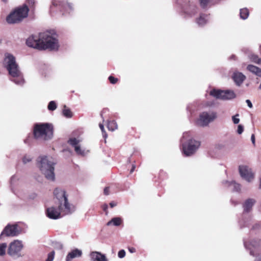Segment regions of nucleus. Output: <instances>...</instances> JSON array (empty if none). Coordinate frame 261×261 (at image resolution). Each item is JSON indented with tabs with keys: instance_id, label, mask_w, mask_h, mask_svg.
<instances>
[{
	"instance_id": "nucleus-1",
	"label": "nucleus",
	"mask_w": 261,
	"mask_h": 261,
	"mask_svg": "<svg viewBox=\"0 0 261 261\" xmlns=\"http://www.w3.org/2000/svg\"><path fill=\"white\" fill-rule=\"evenodd\" d=\"M56 206L46 209L47 216L51 219H57L61 215L72 214L75 211V207L68 200V195L65 191L61 188H56L54 192Z\"/></svg>"
},
{
	"instance_id": "nucleus-2",
	"label": "nucleus",
	"mask_w": 261,
	"mask_h": 261,
	"mask_svg": "<svg viewBox=\"0 0 261 261\" xmlns=\"http://www.w3.org/2000/svg\"><path fill=\"white\" fill-rule=\"evenodd\" d=\"M27 45L39 50H57L59 42L57 35L54 31L41 32L38 36L32 35L26 40Z\"/></svg>"
},
{
	"instance_id": "nucleus-3",
	"label": "nucleus",
	"mask_w": 261,
	"mask_h": 261,
	"mask_svg": "<svg viewBox=\"0 0 261 261\" xmlns=\"http://www.w3.org/2000/svg\"><path fill=\"white\" fill-rule=\"evenodd\" d=\"M4 64L8 71L10 80L16 85H23L24 79L15 57L10 53H6Z\"/></svg>"
},
{
	"instance_id": "nucleus-4",
	"label": "nucleus",
	"mask_w": 261,
	"mask_h": 261,
	"mask_svg": "<svg viewBox=\"0 0 261 261\" xmlns=\"http://www.w3.org/2000/svg\"><path fill=\"white\" fill-rule=\"evenodd\" d=\"M180 143L182 153L186 156H190L193 154L200 145V142L193 139L191 133L189 132L183 133L180 139Z\"/></svg>"
},
{
	"instance_id": "nucleus-5",
	"label": "nucleus",
	"mask_w": 261,
	"mask_h": 261,
	"mask_svg": "<svg viewBox=\"0 0 261 261\" xmlns=\"http://www.w3.org/2000/svg\"><path fill=\"white\" fill-rule=\"evenodd\" d=\"M38 167L42 173L49 180L53 181L55 175L54 166L55 163L51 158L46 156H40L38 159Z\"/></svg>"
},
{
	"instance_id": "nucleus-6",
	"label": "nucleus",
	"mask_w": 261,
	"mask_h": 261,
	"mask_svg": "<svg viewBox=\"0 0 261 261\" xmlns=\"http://www.w3.org/2000/svg\"><path fill=\"white\" fill-rule=\"evenodd\" d=\"M34 135L37 139H50L53 135V126L48 123L37 124L34 127Z\"/></svg>"
},
{
	"instance_id": "nucleus-7",
	"label": "nucleus",
	"mask_w": 261,
	"mask_h": 261,
	"mask_svg": "<svg viewBox=\"0 0 261 261\" xmlns=\"http://www.w3.org/2000/svg\"><path fill=\"white\" fill-rule=\"evenodd\" d=\"M29 9L26 5L17 8L12 12L6 18L8 23H17L21 21L28 15Z\"/></svg>"
},
{
	"instance_id": "nucleus-8",
	"label": "nucleus",
	"mask_w": 261,
	"mask_h": 261,
	"mask_svg": "<svg viewBox=\"0 0 261 261\" xmlns=\"http://www.w3.org/2000/svg\"><path fill=\"white\" fill-rule=\"evenodd\" d=\"M210 94L216 99L224 100H231L236 97L234 92L231 90H222L213 89L211 90Z\"/></svg>"
},
{
	"instance_id": "nucleus-9",
	"label": "nucleus",
	"mask_w": 261,
	"mask_h": 261,
	"mask_svg": "<svg viewBox=\"0 0 261 261\" xmlns=\"http://www.w3.org/2000/svg\"><path fill=\"white\" fill-rule=\"evenodd\" d=\"M217 117L216 112L211 111L210 112H204L201 113L199 118L196 120V124L200 126H206L213 121Z\"/></svg>"
},
{
	"instance_id": "nucleus-10",
	"label": "nucleus",
	"mask_w": 261,
	"mask_h": 261,
	"mask_svg": "<svg viewBox=\"0 0 261 261\" xmlns=\"http://www.w3.org/2000/svg\"><path fill=\"white\" fill-rule=\"evenodd\" d=\"M259 242L258 240H254L249 243L244 242L245 248L250 251V254L256 256L255 261H261V255L259 253Z\"/></svg>"
},
{
	"instance_id": "nucleus-11",
	"label": "nucleus",
	"mask_w": 261,
	"mask_h": 261,
	"mask_svg": "<svg viewBox=\"0 0 261 261\" xmlns=\"http://www.w3.org/2000/svg\"><path fill=\"white\" fill-rule=\"evenodd\" d=\"M22 248V242L19 240H15L10 243L8 248V253L12 256H19Z\"/></svg>"
},
{
	"instance_id": "nucleus-12",
	"label": "nucleus",
	"mask_w": 261,
	"mask_h": 261,
	"mask_svg": "<svg viewBox=\"0 0 261 261\" xmlns=\"http://www.w3.org/2000/svg\"><path fill=\"white\" fill-rule=\"evenodd\" d=\"M21 230L17 224L7 225L0 235V238L3 236L7 237H15L20 233Z\"/></svg>"
},
{
	"instance_id": "nucleus-13",
	"label": "nucleus",
	"mask_w": 261,
	"mask_h": 261,
	"mask_svg": "<svg viewBox=\"0 0 261 261\" xmlns=\"http://www.w3.org/2000/svg\"><path fill=\"white\" fill-rule=\"evenodd\" d=\"M241 176L248 182H251L254 178V174L249 167L245 165H241L239 168Z\"/></svg>"
},
{
	"instance_id": "nucleus-14",
	"label": "nucleus",
	"mask_w": 261,
	"mask_h": 261,
	"mask_svg": "<svg viewBox=\"0 0 261 261\" xmlns=\"http://www.w3.org/2000/svg\"><path fill=\"white\" fill-rule=\"evenodd\" d=\"M198 12V8L193 2H189L183 8V14L185 17H192Z\"/></svg>"
},
{
	"instance_id": "nucleus-15",
	"label": "nucleus",
	"mask_w": 261,
	"mask_h": 261,
	"mask_svg": "<svg viewBox=\"0 0 261 261\" xmlns=\"http://www.w3.org/2000/svg\"><path fill=\"white\" fill-rule=\"evenodd\" d=\"M81 140L80 139L73 138H71L68 141L69 144L72 145L74 148L76 153L81 155H85L86 152L85 150H82L79 145Z\"/></svg>"
},
{
	"instance_id": "nucleus-16",
	"label": "nucleus",
	"mask_w": 261,
	"mask_h": 261,
	"mask_svg": "<svg viewBox=\"0 0 261 261\" xmlns=\"http://www.w3.org/2000/svg\"><path fill=\"white\" fill-rule=\"evenodd\" d=\"M52 5L54 6H61L64 9L70 13L72 10V7L71 4H64L63 0H53Z\"/></svg>"
},
{
	"instance_id": "nucleus-17",
	"label": "nucleus",
	"mask_w": 261,
	"mask_h": 261,
	"mask_svg": "<svg viewBox=\"0 0 261 261\" xmlns=\"http://www.w3.org/2000/svg\"><path fill=\"white\" fill-rule=\"evenodd\" d=\"M90 256L92 261H108L105 254L97 251L91 252Z\"/></svg>"
},
{
	"instance_id": "nucleus-18",
	"label": "nucleus",
	"mask_w": 261,
	"mask_h": 261,
	"mask_svg": "<svg viewBox=\"0 0 261 261\" xmlns=\"http://www.w3.org/2000/svg\"><path fill=\"white\" fill-rule=\"evenodd\" d=\"M232 79L236 84L240 86L246 79V76L242 73L237 71L233 73Z\"/></svg>"
},
{
	"instance_id": "nucleus-19",
	"label": "nucleus",
	"mask_w": 261,
	"mask_h": 261,
	"mask_svg": "<svg viewBox=\"0 0 261 261\" xmlns=\"http://www.w3.org/2000/svg\"><path fill=\"white\" fill-rule=\"evenodd\" d=\"M255 203L256 200L253 198H249L246 200L243 205L244 212L246 213L250 212Z\"/></svg>"
},
{
	"instance_id": "nucleus-20",
	"label": "nucleus",
	"mask_w": 261,
	"mask_h": 261,
	"mask_svg": "<svg viewBox=\"0 0 261 261\" xmlns=\"http://www.w3.org/2000/svg\"><path fill=\"white\" fill-rule=\"evenodd\" d=\"M82 255V251L81 250L75 249L69 252L66 257V261H71L75 257L81 256Z\"/></svg>"
},
{
	"instance_id": "nucleus-21",
	"label": "nucleus",
	"mask_w": 261,
	"mask_h": 261,
	"mask_svg": "<svg viewBox=\"0 0 261 261\" xmlns=\"http://www.w3.org/2000/svg\"><path fill=\"white\" fill-rule=\"evenodd\" d=\"M209 20V16L205 14H200L199 16L196 19V23L200 27L205 25Z\"/></svg>"
},
{
	"instance_id": "nucleus-22",
	"label": "nucleus",
	"mask_w": 261,
	"mask_h": 261,
	"mask_svg": "<svg viewBox=\"0 0 261 261\" xmlns=\"http://www.w3.org/2000/svg\"><path fill=\"white\" fill-rule=\"evenodd\" d=\"M223 184L225 186L228 187H230L232 190L239 191L241 190V186L240 184L236 183L234 181H228L227 180H225L223 181Z\"/></svg>"
},
{
	"instance_id": "nucleus-23",
	"label": "nucleus",
	"mask_w": 261,
	"mask_h": 261,
	"mask_svg": "<svg viewBox=\"0 0 261 261\" xmlns=\"http://www.w3.org/2000/svg\"><path fill=\"white\" fill-rule=\"evenodd\" d=\"M247 69L251 73L261 77V69L252 65H249Z\"/></svg>"
},
{
	"instance_id": "nucleus-24",
	"label": "nucleus",
	"mask_w": 261,
	"mask_h": 261,
	"mask_svg": "<svg viewBox=\"0 0 261 261\" xmlns=\"http://www.w3.org/2000/svg\"><path fill=\"white\" fill-rule=\"evenodd\" d=\"M122 223V220L119 217H115L113 218L111 221H109L107 225L108 226H110L111 224H113L114 226H119Z\"/></svg>"
},
{
	"instance_id": "nucleus-25",
	"label": "nucleus",
	"mask_w": 261,
	"mask_h": 261,
	"mask_svg": "<svg viewBox=\"0 0 261 261\" xmlns=\"http://www.w3.org/2000/svg\"><path fill=\"white\" fill-rule=\"evenodd\" d=\"M249 11L247 8L241 9L240 10V18L242 19H246L249 16Z\"/></svg>"
},
{
	"instance_id": "nucleus-26",
	"label": "nucleus",
	"mask_w": 261,
	"mask_h": 261,
	"mask_svg": "<svg viewBox=\"0 0 261 261\" xmlns=\"http://www.w3.org/2000/svg\"><path fill=\"white\" fill-rule=\"evenodd\" d=\"M108 128L111 131H114L117 128V124L116 121H110L108 123L107 125Z\"/></svg>"
},
{
	"instance_id": "nucleus-27",
	"label": "nucleus",
	"mask_w": 261,
	"mask_h": 261,
	"mask_svg": "<svg viewBox=\"0 0 261 261\" xmlns=\"http://www.w3.org/2000/svg\"><path fill=\"white\" fill-rule=\"evenodd\" d=\"M63 115L68 118H71L72 116V113L70 109L67 108L66 106H64V108L63 110Z\"/></svg>"
},
{
	"instance_id": "nucleus-28",
	"label": "nucleus",
	"mask_w": 261,
	"mask_h": 261,
	"mask_svg": "<svg viewBox=\"0 0 261 261\" xmlns=\"http://www.w3.org/2000/svg\"><path fill=\"white\" fill-rule=\"evenodd\" d=\"M7 245L6 243H0V256H3L5 254Z\"/></svg>"
},
{
	"instance_id": "nucleus-29",
	"label": "nucleus",
	"mask_w": 261,
	"mask_h": 261,
	"mask_svg": "<svg viewBox=\"0 0 261 261\" xmlns=\"http://www.w3.org/2000/svg\"><path fill=\"white\" fill-rule=\"evenodd\" d=\"M251 60L256 63L260 64L261 59L256 55L252 54L250 56Z\"/></svg>"
},
{
	"instance_id": "nucleus-30",
	"label": "nucleus",
	"mask_w": 261,
	"mask_h": 261,
	"mask_svg": "<svg viewBox=\"0 0 261 261\" xmlns=\"http://www.w3.org/2000/svg\"><path fill=\"white\" fill-rule=\"evenodd\" d=\"M48 109L49 111H54L57 108V105L55 101H51L49 102L48 105Z\"/></svg>"
},
{
	"instance_id": "nucleus-31",
	"label": "nucleus",
	"mask_w": 261,
	"mask_h": 261,
	"mask_svg": "<svg viewBox=\"0 0 261 261\" xmlns=\"http://www.w3.org/2000/svg\"><path fill=\"white\" fill-rule=\"evenodd\" d=\"M215 148L217 150H223L225 148V144L223 142H219L215 145Z\"/></svg>"
},
{
	"instance_id": "nucleus-32",
	"label": "nucleus",
	"mask_w": 261,
	"mask_h": 261,
	"mask_svg": "<svg viewBox=\"0 0 261 261\" xmlns=\"http://www.w3.org/2000/svg\"><path fill=\"white\" fill-rule=\"evenodd\" d=\"M55 252L54 251H52L51 252L49 253L46 261H53L55 257Z\"/></svg>"
},
{
	"instance_id": "nucleus-33",
	"label": "nucleus",
	"mask_w": 261,
	"mask_h": 261,
	"mask_svg": "<svg viewBox=\"0 0 261 261\" xmlns=\"http://www.w3.org/2000/svg\"><path fill=\"white\" fill-rule=\"evenodd\" d=\"M32 160V157L29 155H25L22 159V162L24 164H27L31 162Z\"/></svg>"
},
{
	"instance_id": "nucleus-34",
	"label": "nucleus",
	"mask_w": 261,
	"mask_h": 261,
	"mask_svg": "<svg viewBox=\"0 0 261 261\" xmlns=\"http://www.w3.org/2000/svg\"><path fill=\"white\" fill-rule=\"evenodd\" d=\"M239 114H236L235 115L232 117V120L233 123L235 124H238L240 122V119L239 118Z\"/></svg>"
},
{
	"instance_id": "nucleus-35",
	"label": "nucleus",
	"mask_w": 261,
	"mask_h": 261,
	"mask_svg": "<svg viewBox=\"0 0 261 261\" xmlns=\"http://www.w3.org/2000/svg\"><path fill=\"white\" fill-rule=\"evenodd\" d=\"M199 1L201 6L204 8L207 6L210 0H199Z\"/></svg>"
},
{
	"instance_id": "nucleus-36",
	"label": "nucleus",
	"mask_w": 261,
	"mask_h": 261,
	"mask_svg": "<svg viewBox=\"0 0 261 261\" xmlns=\"http://www.w3.org/2000/svg\"><path fill=\"white\" fill-rule=\"evenodd\" d=\"M125 255V251L124 250H121L118 252V256L119 258H123Z\"/></svg>"
},
{
	"instance_id": "nucleus-37",
	"label": "nucleus",
	"mask_w": 261,
	"mask_h": 261,
	"mask_svg": "<svg viewBox=\"0 0 261 261\" xmlns=\"http://www.w3.org/2000/svg\"><path fill=\"white\" fill-rule=\"evenodd\" d=\"M99 127H100V129H101V132L102 133V135H103V137L106 138L107 136L106 133V132L105 130V129H104V126L103 125V124H102L101 123H100L99 124Z\"/></svg>"
},
{
	"instance_id": "nucleus-38",
	"label": "nucleus",
	"mask_w": 261,
	"mask_h": 261,
	"mask_svg": "<svg viewBox=\"0 0 261 261\" xmlns=\"http://www.w3.org/2000/svg\"><path fill=\"white\" fill-rule=\"evenodd\" d=\"M109 80L110 82H111V83H112L113 84H115L118 81V79L117 78H115L114 77H113L112 76H110L109 77Z\"/></svg>"
},
{
	"instance_id": "nucleus-39",
	"label": "nucleus",
	"mask_w": 261,
	"mask_h": 261,
	"mask_svg": "<svg viewBox=\"0 0 261 261\" xmlns=\"http://www.w3.org/2000/svg\"><path fill=\"white\" fill-rule=\"evenodd\" d=\"M244 131V127L243 126L240 124L238 126V129H237V133L239 134H241Z\"/></svg>"
},
{
	"instance_id": "nucleus-40",
	"label": "nucleus",
	"mask_w": 261,
	"mask_h": 261,
	"mask_svg": "<svg viewBox=\"0 0 261 261\" xmlns=\"http://www.w3.org/2000/svg\"><path fill=\"white\" fill-rule=\"evenodd\" d=\"M27 3L28 4L30 7H33L35 4V1L34 0H27Z\"/></svg>"
},
{
	"instance_id": "nucleus-41",
	"label": "nucleus",
	"mask_w": 261,
	"mask_h": 261,
	"mask_svg": "<svg viewBox=\"0 0 261 261\" xmlns=\"http://www.w3.org/2000/svg\"><path fill=\"white\" fill-rule=\"evenodd\" d=\"M17 180V177H16V176H12V177H11V180H10L11 185H13V182H14L15 181Z\"/></svg>"
},
{
	"instance_id": "nucleus-42",
	"label": "nucleus",
	"mask_w": 261,
	"mask_h": 261,
	"mask_svg": "<svg viewBox=\"0 0 261 261\" xmlns=\"http://www.w3.org/2000/svg\"><path fill=\"white\" fill-rule=\"evenodd\" d=\"M246 102L247 103L248 106L250 108H252L253 106H252V104L251 102V101L249 99H247L246 100Z\"/></svg>"
},
{
	"instance_id": "nucleus-43",
	"label": "nucleus",
	"mask_w": 261,
	"mask_h": 261,
	"mask_svg": "<svg viewBox=\"0 0 261 261\" xmlns=\"http://www.w3.org/2000/svg\"><path fill=\"white\" fill-rule=\"evenodd\" d=\"M104 194L105 195H109V187H106L103 191Z\"/></svg>"
},
{
	"instance_id": "nucleus-44",
	"label": "nucleus",
	"mask_w": 261,
	"mask_h": 261,
	"mask_svg": "<svg viewBox=\"0 0 261 261\" xmlns=\"http://www.w3.org/2000/svg\"><path fill=\"white\" fill-rule=\"evenodd\" d=\"M128 250L132 253H134V252H136V249L135 248H134V247H129V248H128Z\"/></svg>"
},
{
	"instance_id": "nucleus-45",
	"label": "nucleus",
	"mask_w": 261,
	"mask_h": 261,
	"mask_svg": "<svg viewBox=\"0 0 261 261\" xmlns=\"http://www.w3.org/2000/svg\"><path fill=\"white\" fill-rule=\"evenodd\" d=\"M251 140L252 143L254 145L255 144V136L254 134H252L251 135Z\"/></svg>"
},
{
	"instance_id": "nucleus-46",
	"label": "nucleus",
	"mask_w": 261,
	"mask_h": 261,
	"mask_svg": "<svg viewBox=\"0 0 261 261\" xmlns=\"http://www.w3.org/2000/svg\"><path fill=\"white\" fill-rule=\"evenodd\" d=\"M110 206L111 207H114L116 205V203L114 202H111L110 203Z\"/></svg>"
},
{
	"instance_id": "nucleus-47",
	"label": "nucleus",
	"mask_w": 261,
	"mask_h": 261,
	"mask_svg": "<svg viewBox=\"0 0 261 261\" xmlns=\"http://www.w3.org/2000/svg\"><path fill=\"white\" fill-rule=\"evenodd\" d=\"M108 208V205L107 204H105L103 206V209L105 211H106L107 209Z\"/></svg>"
},
{
	"instance_id": "nucleus-48",
	"label": "nucleus",
	"mask_w": 261,
	"mask_h": 261,
	"mask_svg": "<svg viewBox=\"0 0 261 261\" xmlns=\"http://www.w3.org/2000/svg\"><path fill=\"white\" fill-rule=\"evenodd\" d=\"M259 189L261 190V175L259 177Z\"/></svg>"
},
{
	"instance_id": "nucleus-49",
	"label": "nucleus",
	"mask_w": 261,
	"mask_h": 261,
	"mask_svg": "<svg viewBox=\"0 0 261 261\" xmlns=\"http://www.w3.org/2000/svg\"><path fill=\"white\" fill-rule=\"evenodd\" d=\"M135 167L134 166H133V167L132 169L130 170V173H132L135 170Z\"/></svg>"
},
{
	"instance_id": "nucleus-50",
	"label": "nucleus",
	"mask_w": 261,
	"mask_h": 261,
	"mask_svg": "<svg viewBox=\"0 0 261 261\" xmlns=\"http://www.w3.org/2000/svg\"><path fill=\"white\" fill-rule=\"evenodd\" d=\"M4 2L6 3L7 2V0H2Z\"/></svg>"
}]
</instances>
